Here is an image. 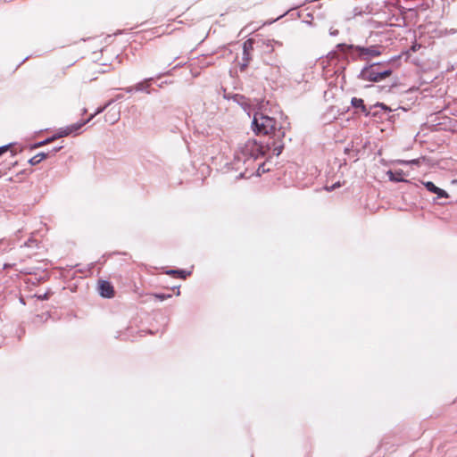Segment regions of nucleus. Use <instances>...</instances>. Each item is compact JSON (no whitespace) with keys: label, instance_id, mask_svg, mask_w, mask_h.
I'll use <instances>...</instances> for the list:
<instances>
[{"label":"nucleus","instance_id":"1","mask_svg":"<svg viewBox=\"0 0 457 457\" xmlns=\"http://www.w3.org/2000/svg\"><path fill=\"white\" fill-rule=\"evenodd\" d=\"M268 148V146L259 145L254 139H247L238 144L234 157L235 169L238 170L240 168V162L246 163L251 160H255L264 155Z\"/></svg>","mask_w":457,"mask_h":457},{"label":"nucleus","instance_id":"2","mask_svg":"<svg viewBox=\"0 0 457 457\" xmlns=\"http://www.w3.org/2000/svg\"><path fill=\"white\" fill-rule=\"evenodd\" d=\"M252 127L257 135H271L275 138H281L285 136L284 131L278 128L277 121L262 113L254 114Z\"/></svg>","mask_w":457,"mask_h":457},{"label":"nucleus","instance_id":"3","mask_svg":"<svg viewBox=\"0 0 457 457\" xmlns=\"http://www.w3.org/2000/svg\"><path fill=\"white\" fill-rule=\"evenodd\" d=\"M390 70L378 71L376 64L365 67L361 71V78L368 81H381L391 75Z\"/></svg>","mask_w":457,"mask_h":457},{"label":"nucleus","instance_id":"4","mask_svg":"<svg viewBox=\"0 0 457 457\" xmlns=\"http://www.w3.org/2000/svg\"><path fill=\"white\" fill-rule=\"evenodd\" d=\"M338 48L345 50L346 49H355L359 52L360 56L362 59H368L369 57L378 56L380 54V51L377 46H370V47H361V46H354L353 45L347 46L344 44H339L337 46Z\"/></svg>","mask_w":457,"mask_h":457},{"label":"nucleus","instance_id":"5","mask_svg":"<svg viewBox=\"0 0 457 457\" xmlns=\"http://www.w3.org/2000/svg\"><path fill=\"white\" fill-rule=\"evenodd\" d=\"M422 184L425 186V187L429 192L436 194L438 198H447L448 197V194L445 190L437 187L433 182L427 181V182H422Z\"/></svg>","mask_w":457,"mask_h":457},{"label":"nucleus","instance_id":"6","mask_svg":"<svg viewBox=\"0 0 457 457\" xmlns=\"http://www.w3.org/2000/svg\"><path fill=\"white\" fill-rule=\"evenodd\" d=\"M386 175L391 181L401 182L405 181L404 177L408 176V173L401 169H398L395 170H388Z\"/></svg>","mask_w":457,"mask_h":457},{"label":"nucleus","instance_id":"7","mask_svg":"<svg viewBox=\"0 0 457 457\" xmlns=\"http://www.w3.org/2000/svg\"><path fill=\"white\" fill-rule=\"evenodd\" d=\"M99 293L104 297H112V296H113V287L107 281H100L99 282Z\"/></svg>","mask_w":457,"mask_h":457},{"label":"nucleus","instance_id":"8","mask_svg":"<svg viewBox=\"0 0 457 457\" xmlns=\"http://www.w3.org/2000/svg\"><path fill=\"white\" fill-rule=\"evenodd\" d=\"M86 124V122H77L75 124H72V125H70L68 127H65V128H62L61 129V136H64V137H67L72 133H76L78 130H79L84 125Z\"/></svg>","mask_w":457,"mask_h":457},{"label":"nucleus","instance_id":"9","mask_svg":"<svg viewBox=\"0 0 457 457\" xmlns=\"http://www.w3.org/2000/svg\"><path fill=\"white\" fill-rule=\"evenodd\" d=\"M64 136H61V129L52 137L46 138L44 141L37 142L30 146L31 149H36L46 145L50 144L51 142L56 140L57 138L63 137Z\"/></svg>","mask_w":457,"mask_h":457},{"label":"nucleus","instance_id":"10","mask_svg":"<svg viewBox=\"0 0 457 457\" xmlns=\"http://www.w3.org/2000/svg\"><path fill=\"white\" fill-rule=\"evenodd\" d=\"M49 153H39L29 160L30 165H37L49 156Z\"/></svg>","mask_w":457,"mask_h":457},{"label":"nucleus","instance_id":"11","mask_svg":"<svg viewBox=\"0 0 457 457\" xmlns=\"http://www.w3.org/2000/svg\"><path fill=\"white\" fill-rule=\"evenodd\" d=\"M120 119V112L119 111H109L105 114V120L111 124L115 123Z\"/></svg>","mask_w":457,"mask_h":457},{"label":"nucleus","instance_id":"12","mask_svg":"<svg viewBox=\"0 0 457 457\" xmlns=\"http://www.w3.org/2000/svg\"><path fill=\"white\" fill-rule=\"evenodd\" d=\"M352 104L353 107L355 108H361L362 112H366V108L363 104V100L361 99V98H356V97H353L352 99Z\"/></svg>","mask_w":457,"mask_h":457},{"label":"nucleus","instance_id":"13","mask_svg":"<svg viewBox=\"0 0 457 457\" xmlns=\"http://www.w3.org/2000/svg\"><path fill=\"white\" fill-rule=\"evenodd\" d=\"M282 149H283V145L281 144L279 145H273V154L275 155H279L282 152Z\"/></svg>","mask_w":457,"mask_h":457},{"label":"nucleus","instance_id":"14","mask_svg":"<svg viewBox=\"0 0 457 457\" xmlns=\"http://www.w3.org/2000/svg\"><path fill=\"white\" fill-rule=\"evenodd\" d=\"M147 87H148V85H147V83H146V82H141V83H138V84L135 87V88H136V90H137V91H145V90H146Z\"/></svg>","mask_w":457,"mask_h":457},{"label":"nucleus","instance_id":"15","mask_svg":"<svg viewBox=\"0 0 457 457\" xmlns=\"http://www.w3.org/2000/svg\"><path fill=\"white\" fill-rule=\"evenodd\" d=\"M190 274H191V271H187V270H179L178 277L185 279Z\"/></svg>","mask_w":457,"mask_h":457},{"label":"nucleus","instance_id":"16","mask_svg":"<svg viewBox=\"0 0 457 457\" xmlns=\"http://www.w3.org/2000/svg\"><path fill=\"white\" fill-rule=\"evenodd\" d=\"M398 162L403 164H419L420 159H413L411 161H398Z\"/></svg>","mask_w":457,"mask_h":457},{"label":"nucleus","instance_id":"17","mask_svg":"<svg viewBox=\"0 0 457 457\" xmlns=\"http://www.w3.org/2000/svg\"><path fill=\"white\" fill-rule=\"evenodd\" d=\"M112 103V101H109L103 107H100L96 110V114H99L101 113L107 106H109Z\"/></svg>","mask_w":457,"mask_h":457},{"label":"nucleus","instance_id":"18","mask_svg":"<svg viewBox=\"0 0 457 457\" xmlns=\"http://www.w3.org/2000/svg\"><path fill=\"white\" fill-rule=\"evenodd\" d=\"M179 270H169L166 271V274L170 276H178Z\"/></svg>","mask_w":457,"mask_h":457},{"label":"nucleus","instance_id":"19","mask_svg":"<svg viewBox=\"0 0 457 457\" xmlns=\"http://www.w3.org/2000/svg\"><path fill=\"white\" fill-rule=\"evenodd\" d=\"M155 296H156V298H158V299H160V300H162V301H163V300H165V299H167V298L170 297V295H156Z\"/></svg>","mask_w":457,"mask_h":457},{"label":"nucleus","instance_id":"20","mask_svg":"<svg viewBox=\"0 0 457 457\" xmlns=\"http://www.w3.org/2000/svg\"><path fill=\"white\" fill-rule=\"evenodd\" d=\"M8 145L1 146L0 147V156L4 154L8 150Z\"/></svg>","mask_w":457,"mask_h":457},{"label":"nucleus","instance_id":"21","mask_svg":"<svg viewBox=\"0 0 457 457\" xmlns=\"http://www.w3.org/2000/svg\"><path fill=\"white\" fill-rule=\"evenodd\" d=\"M329 33H330L331 36H337L338 34V30L337 29H330Z\"/></svg>","mask_w":457,"mask_h":457},{"label":"nucleus","instance_id":"22","mask_svg":"<svg viewBox=\"0 0 457 457\" xmlns=\"http://www.w3.org/2000/svg\"><path fill=\"white\" fill-rule=\"evenodd\" d=\"M251 46V42L250 41H246L245 44H244V52L245 53L246 52V49H247V46Z\"/></svg>","mask_w":457,"mask_h":457},{"label":"nucleus","instance_id":"23","mask_svg":"<svg viewBox=\"0 0 457 457\" xmlns=\"http://www.w3.org/2000/svg\"><path fill=\"white\" fill-rule=\"evenodd\" d=\"M96 115V112H95V113H94V114H92L91 116H89V118H88L87 120H84L83 122H86V124H87V122H89V121H90V120H92Z\"/></svg>","mask_w":457,"mask_h":457},{"label":"nucleus","instance_id":"24","mask_svg":"<svg viewBox=\"0 0 457 457\" xmlns=\"http://www.w3.org/2000/svg\"><path fill=\"white\" fill-rule=\"evenodd\" d=\"M62 148V146H58V147H55L52 150V153L54 154V153H57L58 151H60L61 149Z\"/></svg>","mask_w":457,"mask_h":457},{"label":"nucleus","instance_id":"25","mask_svg":"<svg viewBox=\"0 0 457 457\" xmlns=\"http://www.w3.org/2000/svg\"><path fill=\"white\" fill-rule=\"evenodd\" d=\"M339 187V184H335L330 188L328 187L327 189L329 191V190L335 189L336 187Z\"/></svg>","mask_w":457,"mask_h":457},{"label":"nucleus","instance_id":"26","mask_svg":"<svg viewBox=\"0 0 457 457\" xmlns=\"http://www.w3.org/2000/svg\"><path fill=\"white\" fill-rule=\"evenodd\" d=\"M419 47H420V46L414 45V46H412V50L416 51Z\"/></svg>","mask_w":457,"mask_h":457},{"label":"nucleus","instance_id":"27","mask_svg":"<svg viewBox=\"0 0 457 457\" xmlns=\"http://www.w3.org/2000/svg\"><path fill=\"white\" fill-rule=\"evenodd\" d=\"M452 184L457 185V179H453V180L452 181Z\"/></svg>","mask_w":457,"mask_h":457},{"label":"nucleus","instance_id":"28","mask_svg":"<svg viewBox=\"0 0 457 457\" xmlns=\"http://www.w3.org/2000/svg\"><path fill=\"white\" fill-rule=\"evenodd\" d=\"M120 98H121L120 95L117 96V97H116V99H120Z\"/></svg>","mask_w":457,"mask_h":457}]
</instances>
